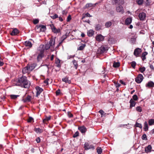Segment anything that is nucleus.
<instances>
[{"label":"nucleus","mask_w":154,"mask_h":154,"mask_svg":"<svg viewBox=\"0 0 154 154\" xmlns=\"http://www.w3.org/2000/svg\"><path fill=\"white\" fill-rule=\"evenodd\" d=\"M116 11L117 12L123 14L124 12V11L123 6L122 5H119L116 6Z\"/></svg>","instance_id":"nucleus-6"},{"label":"nucleus","mask_w":154,"mask_h":154,"mask_svg":"<svg viewBox=\"0 0 154 154\" xmlns=\"http://www.w3.org/2000/svg\"><path fill=\"white\" fill-rule=\"evenodd\" d=\"M115 83V86H116V87H119L121 85L120 84H119V83Z\"/></svg>","instance_id":"nucleus-57"},{"label":"nucleus","mask_w":154,"mask_h":154,"mask_svg":"<svg viewBox=\"0 0 154 154\" xmlns=\"http://www.w3.org/2000/svg\"><path fill=\"white\" fill-rule=\"evenodd\" d=\"M137 4L139 5H142L143 2V0H136Z\"/></svg>","instance_id":"nucleus-44"},{"label":"nucleus","mask_w":154,"mask_h":154,"mask_svg":"<svg viewBox=\"0 0 154 154\" xmlns=\"http://www.w3.org/2000/svg\"><path fill=\"white\" fill-rule=\"evenodd\" d=\"M104 38V37L101 34L98 35L96 37V40L99 42L103 41Z\"/></svg>","instance_id":"nucleus-11"},{"label":"nucleus","mask_w":154,"mask_h":154,"mask_svg":"<svg viewBox=\"0 0 154 154\" xmlns=\"http://www.w3.org/2000/svg\"><path fill=\"white\" fill-rule=\"evenodd\" d=\"M75 57V55H69L67 57V59H69L71 58H73Z\"/></svg>","instance_id":"nucleus-55"},{"label":"nucleus","mask_w":154,"mask_h":154,"mask_svg":"<svg viewBox=\"0 0 154 154\" xmlns=\"http://www.w3.org/2000/svg\"><path fill=\"white\" fill-rule=\"evenodd\" d=\"M101 26L100 24H97L95 26V29L97 30H99L101 29Z\"/></svg>","instance_id":"nucleus-41"},{"label":"nucleus","mask_w":154,"mask_h":154,"mask_svg":"<svg viewBox=\"0 0 154 154\" xmlns=\"http://www.w3.org/2000/svg\"><path fill=\"white\" fill-rule=\"evenodd\" d=\"M132 21V19L131 17L127 18L125 20V24L126 25H128L131 24Z\"/></svg>","instance_id":"nucleus-20"},{"label":"nucleus","mask_w":154,"mask_h":154,"mask_svg":"<svg viewBox=\"0 0 154 154\" xmlns=\"http://www.w3.org/2000/svg\"><path fill=\"white\" fill-rule=\"evenodd\" d=\"M19 32V31L16 28H15L11 32V35H15Z\"/></svg>","instance_id":"nucleus-17"},{"label":"nucleus","mask_w":154,"mask_h":154,"mask_svg":"<svg viewBox=\"0 0 154 154\" xmlns=\"http://www.w3.org/2000/svg\"><path fill=\"white\" fill-rule=\"evenodd\" d=\"M45 50L44 45H40V46L38 48L37 53L38 54V55L37 59L38 61H40L44 56Z\"/></svg>","instance_id":"nucleus-3"},{"label":"nucleus","mask_w":154,"mask_h":154,"mask_svg":"<svg viewBox=\"0 0 154 154\" xmlns=\"http://www.w3.org/2000/svg\"><path fill=\"white\" fill-rule=\"evenodd\" d=\"M68 116L69 117L71 118L73 117V115L71 113L69 112L68 113Z\"/></svg>","instance_id":"nucleus-58"},{"label":"nucleus","mask_w":154,"mask_h":154,"mask_svg":"<svg viewBox=\"0 0 154 154\" xmlns=\"http://www.w3.org/2000/svg\"><path fill=\"white\" fill-rule=\"evenodd\" d=\"M31 97L29 95H28L26 98L25 99H23L22 100L24 103L26 102H29L31 101Z\"/></svg>","instance_id":"nucleus-22"},{"label":"nucleus","mask_w":154,"mask_h":154,"mask_svg":"<svg viewBox=\"0 0 154 154\" xmlns=\"http://www.w3.org/2000/svg\"><path fill=\"white\" fill-rule=\"evenodd\" d=\"M139 17L141 20H144L146 17V14L144 12H141L139 13Z\"/></svg>","instance_id":"nucleus-9"},{"label":"nucleus","mask_w":154,"mask_h":154,"mask_svg":"<svg viewBox=\"0 0 154 154\" xmlns=\"http://www.w3.org/2000/svg\"><path fill=\"white\" fill-rule=\"evenodd\" d=\"M112 24V23L111 21H108L106 22L105 24L106 27L108 28L110 27Z\"/></svg>","instance_id":"nucleus-35"},{"label":"nucleus","mask_w":154,"mask_h":154,"mask_svg":"<svg viewBox=\"0 0 154 154\" xmlns=\"http://www.w3.org/2000/svg\"><path fill=\"white\" fill-rule=\"evenodd\" d=\"M39 22V20L38 19H35L33 21V23L34 24H36L38 23Z\"/></svg>","instance_id":"nucleus-52"},{"label":"nucleus","mask_w":154,"mask_h":154,"mask_svg":"<svg viewBox=\"0 0 154 154\" xmlns=\"http://www.w3.org/2000/svg\"><path fill=\"white\" fill-rule=\"evenodd\" d=\"M33 119L31 117H29L28 120L27 122H30L33 120Z\"/></svg>","instance_id":"nucleus-51"},{"label":"nucleus","mask_w":154,"mask_h":154,"mask_svg":"<svg viewBox=\"0 0 154 154\" xmlns=\"http://www.w3.org/2000/svg\"><path fill=\"white\" fill-rule=\"evenodd\" d=\"M34 131L37 134H40L43 132V130L39 128H35Z\"/></svg>","instance_id":"nucleus-25"},{"label":"nucleus","mask_w":154,"mask_h":154,"mask_svg":"<svg viewBox=\"0 0 154 154\" xmlns=\"http://www.w3.org/2000/svg\"><path fill=\"white\" fill-rule=\"evenodd\" d=\"M97 152L98 154H101L102 152V150L101 147H98L97 149Z\"/></svg>","instance_id":"nucleus-40"},{"label":"nucleus","mask_w":154,"mask_h":154,"mask_svg":"<svg viewBox=\"0 0 154 154\" xmlns=\"http://www.w3.org/2000/svg\"><path fill=\"white\" fill-rule=\"evenodd\" d=\"M84 147L85 150L94 148V147L93 146L91 145L90 143L87 142L85 143L84 145Z\"/></svg>","instance_id":"nucleus-8"},{"label":"nucleus","mask_w":154,"mask_h":154,"mask_svg":"<svg viewBox=\"0 0 154 154\" xmlns=\"http://www.w3.org/2000/svg\"><path fill=\"white\" fill-rule=\"evenodd\" d=\"M53 19H55L58 17V15L57 14H55L53 16H51Z\"/></svg>","instance_id":"nucleus-49"},{"label":"nucleus","mask_w":154,"mask_h":154,"mask_svg":"<svg viewBox=\"0 0 154 154\" xmlns=\"http://www.w3.org/2000/svg\"><path fill=\"white\" fill-rule=\"evenodd\" d=\"M142 139L143 140H147V138L145 134H143L142 136Z\"/></svg>","instance_id":"nucleus-45"},{"label":"nucleus","mask_w":154,"mask_h":154,"mask_svg":"<svg viewBox=\"0 0 154 154\" xmlns=\"http://www.w3.org/2000/svg\"><path fill=\"white\" fill-rule=\"evenodd\" d=\"M71 19V17L70 15H69L67 18V22L69 21Z\"/></svg>","instance_id":"nucleus-54"},{"label":"nucleus","mask_w":154,"mask_h":154,"mask_svg":"<svg viewBox=\"0 0 154 154\" xmlns=\"http://www.w3.org/2000/svg\"><path fill=\"white\" fill-rule=\"evenodd\" d=\"M35 89L36 90V96L38 97L39 95L42 92V91H43V89L42 88H40L38 86L36 87Z\"/></svg>","instance_id":"nucleus-12"},{"label":"nucleus","mask_w":154,"mask_h":154,"mask_svg":"<svg viewBox=\"0 0 154 154\" xmlns=\"http://www.w3.org/2000/svg\"><path fill=\"white\" fill-rule=\"evenodd\" d=\"M115 3L118 4L119 5H123L124 2V0H114Z\"/></svg>","instance_id":"nucleus-19"},{"label":"nucleus","mask_w":154,"mask_h":154,"mask_svg":"<svg viewBox=\"0 0 154 154\" xmlns=\"http://www.w3.org/2000/svg\"><path fill=\"white\" fill-rule=\"evenodd\" d=\"M60 60L59 59H58L56 61V63L57 64H60Z\"/></svg>","instance_id":"nucleus-63"},{"label":"nucleus","mask_w":154,"mask_h":154,"mask_svg":"<svg viewBox=\"0 0 154 154\" xmlns=\"http://www.w3.org/2000/svg\"><path fill=\"white\" fill-rule=\"evenodd\" d=\"M94 34V32L92 30H90L88 31L87 34L88 36L89 37L92 36Z\"/></svg>","instance_id":"nucleus-30"},{"label":"nucleus","mask_w":154,"mask_h":154,"mask_svg":"<svg viewBox=\"0 0 154 154\" xmlns=\"http://www.w3.org/2000/svg\"><path fill=\"white\" fill-rule=\"evenodd\" d=\"M10 97L12 99H15L19 97V95H16L14 94H11L10 95Z\"/></svg>","instance_id":"nucleus-39"},{"label":"nucleus","mask_w":154,"mask_h":154,"mask_svg":"<svg viewBox=\"0 0 154 154\" xmlns=\"http://www.w3.org/2000/svg\"><path fill=\"white\" fill-rule=\"evenodd\" d=\"M133 100H137L138 99V97L136 94L134 95L133 96Z\"/></svg>","instance_id":"nucleus-50"},{"label":"nucleus","mask_w":154,"mask_h":154,"mask_svg":"<svg viewBox=\"0 0 154 154\" xmlns=\"http://www.w3.org/2000/svg\"><path fill=\"white\" fill-rule=\"evenodd\" d=\"M149 67L152 70H154V67L153 65L152 64L150 65Z\"/></svg>","instance_id":"nucleus-62"},{"label":"nucleus","mask_w":154,"mask_h":154,"mask_svg":"<svg viewBox=\"0 0 154 154\" xmlns=\"http://www.w3.org/2000/svg\"><path fill=\"white\" fill-rule=\"evenodd\" d=\"M72 63H73V64L74 65V67L75 69H77L78 66V64L77 61L75 60L74 59L72 61Z\"/></svg>","instance_id":"nucleus-31"},{"label":"nucleus","mask_w":154,"mask_h":154,"mask_svg":"<svg viewBox=\"0 0 154 154\" xmlns=\"http://www.w3.org/2000/svg\"><path fill=\"white\" fill-rule=\"evenodd\" d=\"M148 126L147 123L146 121H145L144 123V131H147L148 130Z\"/></svg>","instance_id":"nucleus-24"},{"label":"nucleus","mask_w":154,"mask_h":154,"mask_svg":"<svg viewBox=\"0 0 154 154\" xmlns=\"http://www.w3.org/2000/svg\"><path fill=\"white\" fill-rule=\"evenodd\" d=\"M96 4L97 3H96L95 4H93L91 3H87L86 5L85 6L86 8L92 7H94Z\"/></svg>","instance_id":"nucleus-33"},{"label":"nucleus","mask_w":154,"mask_h":154,"mask_svg":"<svg viewBox=\"0 0 154 154\" xmlns=\"http://www.w3.org/2000/svg\"><path fill=\"white\" fill-rule=\"evenodd\" d=\"M25 45L26 46L31 48L32 46V45L31 42L29 41H26L25 42Z\"/></svg>","instance_id":"nucleus-28"},{"label":"nucleus","mask_w":154,"mask_h":154,"mask_svg":"<svg viewBox=\"0 0 154 154\" xmlns=\"http://www.w3.org/2000/svg\"><path fill=\"white\" fill-rule=\"evenodd\" d=\"M145 69L146 68L144 67H143L139 68V70L142 73H143V72L145 70Z\"/></svg>","instance_id":"nucleus-43"},{"label":"nucleus","mask_w":154,"mask_h":154,"mask_svg":"<svg viewBox=\"0 0 154 154\" xmlns=\"http://www.w3.org/2000/svg\"><path fill=\"white\" fill-rule=\"evenodd\" d=\"M67 35L66 34L63 35L61 37L62 41L60 42V44H61L63 41L67 38Z\"/></svg>","instance_id":"nucleus-38"},{"label":"nucleus","mask_w":154,"mask_h":154,"mask_svg":"<svg viewBox=\"0 0 154 154\" xmlns=\"http://www.w3.org/2000/svg\"><path fill=\"white\" fill-rule=\"evenodd\" d=\"M136 110L139 112H140L142 111L141 108L140 106H137L136 108Z\"/></svg>","instance_id":"nucleus-48"},{"label":"nucleus","mask_w":154,"mask_h":154,"mask_svg":"<svg viewBox=\"0 0 154 154\" xmlns=\"http://www.w3.org/2000/svg\"><path fill=\"white\" fill-rule=\"evenodd\" d=\"M154 86V82L152 81L149 82L147 83L146 85V87L151 88Z\"/></svg>","instance_id":"nucleus-18"},{"label":"nucleus","mask_w":154,"mask_h":154,"mask_svg":"<svg viewBox=\"0 0 154 154\" xmlns=\"http://www.w3.org/2000/svg\"><path fill=\"white\" fill-rule=\"evenodd\" d=\"M143 75L141 74H139L135 78V82L137 83H140L143 81Z\"/></svg>","instance_id":"nucleus-5"},{"label":"nucleus","mask_w":154,"mask_h":154,"mask_svg":"<svg viewBox=\"0 0 154 154\" xmlns=\"http://www.w3.org/2000/svg\"><path fill=\"white\" fill-rule=\"evenodd\" d=\"M52 31L55 33H57L60 32V29H57L53 25L51 26Z\"/></svg>","instance_id":"nucleus-10"},{"label":"nucleus","mask_w":154,"mask_h":154,"mask_svg":"<svg viewBox=\"0 0 154 154\" xmlns=\"http://www.w3.org/2000/svg\"><path fill=\"white\" fill-rule=\"evenodd\" d=\"M152 146L150 145H149L145 148V151L146 153H148L151 152L152 149Z\"/></svg>","instance_id":"nucleus-21"},{"label":"nucleus","mask_w":154,"mask_h":154,"mask_svg":"<svg viewBox=\"0 0 154 154\" xmlns=\"http://www.w3.org/2000/svg\"><path fill=\"white\" fill-rule=\"evenodd\" d=\"M141 51L142 50L141 48H136L134 50V54L136 57H138Z\"/></svg>","instance_id":"nucleus-7"},{"label":"nucleus","mask_w":154,"mask_h":154,"mask_svg":"<svg viewBox=\"0 0 154 154\" xmlns=\"http://www.w3.org/2000/svg\"><path fill=\"white\" fill-rule=\"evenodd\" d=\"M120 66V63L119 62H114L113 63V66L115 68H117Z\"/></svg>","instance_id":"nucleus-32"},{"label":"nucleus","mask_w":154,"mask_h":154,"mask_svg":"<svg viewBox=\"0 0 154 154\" xmlns=\"http://www.w3.org/2000/svg\"><path fill=\"white\" fill-rule=\"evenodd\" d=\"M136 63L135 61H133L131 62V66L134 69L136 66Z\"/></svg>","instance_id":"nucleus-47"},{"label":"nucleus","mask_w":154,"mask_h":154,"mask_svg":"<svg viewBox=\"0 0 154 154\" xmlns=\"http://www.w3.org/2000/svg\"><path fill=\"white\" fill-rule=\"evenodd\" d=\"M62 81L64 82L65 83H67L69 84L71 83V81L69 79V78L67 76H66L64 78L62 79Z\"/></svg>","instance_id":"nucleus-16"},{"label":"nucleus","mask_w":154,"mask_h":154,"mask_svg":"<svg viewBox=\"0 0 154 154\" xmlns=\"http://www.w3.org/2000/svg\"><path fill=\"white\" fill-rule=\"evenodd\" d=\"M30 72V71H29V68L27 66L25 67L24 68L22 69V72L24 74L28 73Z\"/></svg>","instance_id":"nucleus-23"},{"label":"nucleus","mask_w":154,"mask_h":154,"mask_svg":"<svg viewBox=\"0 0 154 154\" xmlns=\"http://www.w3.org/2000/svg\"><path fill=\"white\" fill-rule=\"evenodd\" d=\"M108 48L106 46H102L100 48V52L101 53H103L106 52L108 50Z\"/></svg>","instance_id":"nucleus-13"},{"label":"nucleus","mask_w":154,"mask_h":154,"mask_svg":"<svg viewBox=\"0 0 154 154\" xmlns=\"http://www.w3.org/2000/svg\"><path fill=\"white\" fill-rule=\"evenodd\" d=\"M79 133L78 131L76 132L73 135V137H75L79 136Z\"/></svg>","instance_id":"nucleus-53"},{"label":"nucleus","mask_w":154,"mask_h":154,"mask_svg":"<svg viewBox=\"0 0 154 154\" xmlns=\"http://www.w3.org/2000/svg\"><path fill=\"white\" fill-rule=\"evenodd\" d=\"M29 71L30 72L32 71L36 67V64L35 63H33L30 65H27Z\"/></svg>","instance_id":"nucleus-15"},{"label":"nucleus","mask_w":154,"mask_h":154,"mask_svg":"<svg viewBox=\"0 0 154 154\" xmlns=\"http://www.w3.org/2000/svg\"><path fill=\"white\" fill-rule=\"evenodd\" d=\"M135 126L136 127H139V128H141V129L142 128V125L141 124L138 123L137 122H136V124H135Z\"/></svg>","instance_id":"nucleus-42"},{"label":"nucleus","mask_w":154,"mask_h":154,"mask_svg":"<svg viewBox=\"0 0 154 154\" xmlns=\"http://www.w3.org/2000/svg\"><path fill=\"white\" fill-rule=\"evenodd\" d=\"M51 116H49L48 117L46 116L45 118L43 120V123H45L46 121H48L51 119Z\"/></svg>","instance_id":"nucleus-37"},{"label":"nucleus","mask_w":154,"mask_h":154,"mask_svg":"<svg viewBox=\"0 0 154 154\" xmlns=\"http://www.w3.org/2000/svg\"><path fill=\"white\" fill-rule=\"evenodd\" d=\"M119 82L121 83V84H122L123 85H126L125 83L122 80H120Z\"/></svg>","instance_id":"nucleus-59"},{"label":"nucleus","mask_w":154,"mask_h":154,"mask_svg":"<svg viewBox=\"0 0 154 154\" xmlns=\"http://www.w3.org/2000/svg\"><path fill=\"white\" fill-rule=\"evenodd\" d=\"M60 93V91L59 89H58L56 91V94L57 95H58Z\"/></svg>","instance_id":"nucleus-60"},{"label":"nucleus","mask_w":154,"mask_h":154,"mask_svg":"<svg viewBox=\"0 0 154 154\" xmlns=\"http://www.w3.org/2000/svg\"><path fill=\"white\" fill-rule=\"evenodd\" d=\"M4 64L3 62L0 60V66H2Z\"/></svg>","instance_id":"nucleus-64"},{"label":"nucleus","mask_w":154,"mask_h":154,"mask_svg":"<svg viewBox=\"0 0 154 154\" xmlns=\"http://www.w3.org/2000/svg\"><path fill=\"white\" fill-rule=\"evenodd\" d=\"M35 29L38 32H44L46 29V26L41 24L37 25L35 28Z\"/></svg>","instance_id":"nucleus-4"},{"label":"nucleus","mask_w":154,"mask_h":154,"mask_svg":"<svg viewBox=\"0 0 154 154\" xmlns=\"http://www.w3.org/2000/svg\"><path fill=\"white\" fill-rule=\"evenodd\" d=\"M36 141L37 143H38L40 142V139L39 137H38L36 139Z\"/></svg>","instance_id":"nucleus-56"},{"label":"nucleus","mask_w":154,"mask_h":154,"mask_svg":"<svg viewBox=\"0 0 154 154\" xmlns=\"http://www.w3.org/2000/svg\"><path fill=\"white\" fill-rule=\"evenodd\" d=\"M99 112L101 114L102 117L106 114V113H105L102 110H99Z\"/></svg>","instance_id":"nucleus-46"},{"label":"nucleus","mask_w":154,"mask_h":154,"mask_svg":"<svg viewBox=\"0 0 154 154\" xmlns=\"http://www.w3.org/2000/svg\"><path fill=\"white\" fill-rule=\"evenodd\" d=\"M136 42V37L135 36H133L130 38V42L132 44H134Z\"/></svg>","instance_id":"nucleus-26"},{"label":"nucleus","mask_w":154,"mask_h":154,"mask_svg":"<svg viewBox=\"0 0 154 154\" xmlns=\"http://www.w3.org/2000/svg\"><path fill=\"white\" fill-rule=\"evenodd\" d=\"M148 54L147 52H144L143 53L141 57L142 60L144 61L146 58V56Z\"/></svg>","instance_id":"nucleus-29"},{"label":"nucleus","mask_w":154,"mask_h":154,"mask_svg":"<svg viewBox=\"0 0 154 154\" xmlns=\"http://www.w3.org/2000/svg\"><path fill=\"white\" fill-rule=\"evenodd\" d=\"M56 37L52 38L50 40L49 42L45 45L44 46L45 49L46 50H48L50 49L51 51H53L55 50V43Z\"/></svg>","instance_id":"nucleus-2"},{"label":"nucleus","mask_w":154,"mask_h":154,"mask_svg":"<svg viewBox=\"0 0 154 154\" xmlns=\"http://www.w3.org/2000/svg\"><path fill=\"white\" fill-rule=\"evenodd\" d=\"M149 125L151 126L154 124V119H151L149 120Z\"/></svg>","instance_id":"nucleus-36"},{"label":"nucleus","mask_w":154,"mask_h":154,"mask_svg":"<svg viewBox=\"0 0 154 154\" xmlns=\"http://www.w3.org/2000/svg\"><path fill=\"white\" fill-rule=\"evenodd\" d=\"M15 85L25 88H28L30 86V83L25 76H22L18 78Z\"/></svg>","instance_id":"nucleus-1"},{"label":"nucleus","mask_w":154,"mask_h":154,"mask_svg":"<svg viewBox=\"0 0 154 154\" xmlns=\"http://www.w3.org/2000/svg\"><path fill=\"white\" fill-rule=\"evenodd\" d=\"M86 45L85 44H82L80 45L79 48H78V50H82L85 47Z\"/></svg>","instance_id":"nucleus-34"},{"label":"nucleus","mask_w":154,"mask_h":154,"mask_svg":"<svg viewBox=\"0 0 154 154\" xmlns=\"http://www.w3.org/2000/svg\"><path fill=\"white\" fill-rule=\"evenodd\" d=\"M85 15L86 17H92V16H91L90 15V14L89 13H87L86 14H85Z\"/></svg>","instance_id":"nucleus-61"},{"label":"nucleus","mask_w":154,"mask_h":154,"mask_svg":"<svg viewBox=\"0 0 154 154\" xmlns=\"http://www.w3.org/2000/svg\"><path fill=\"white\" fill-rule=\"evenodd\" d=\"M130 107L131 108L134 107L136 104V102L133 100L132 99H131L130 101Z\"/></svg>","instance_id":"nucleus-27"},{"label":"nucleus","mask_w":154,"mask_h":154,"mask_svg":"<svg viewBox=\"0 0 154 154\" xmlns=\"http://www.w3.org/2000/svg\"><path fill=\"white\" fill-rule=\"evenodd\" d=\"M78 129L82 133H85L87 131V128L83 126L79 127Z\"/></svg>","instance_id":"nucleus-14"}]
</instances>
